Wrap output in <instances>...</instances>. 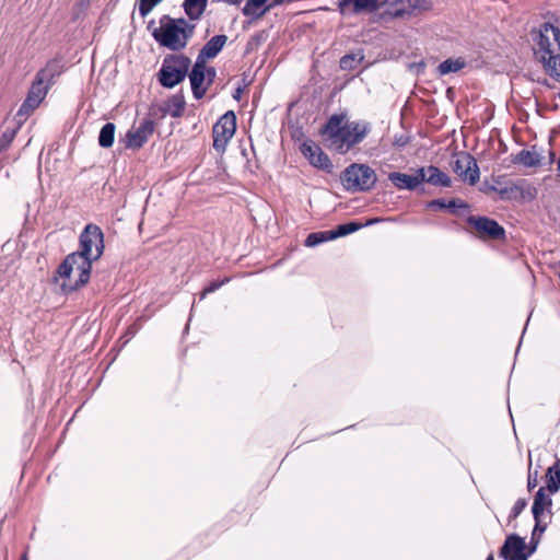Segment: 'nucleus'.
Segmentation results:
<instances>
[{
  "label": "nucleus",
  "mask_w": 560,
  "mask_h": 560,
  "mask_svg": "<svg viewBox=\"0 0 560 560\" xmlns=\"http://www.w3.org/2000/svg\"><path fill=\"white\" fill-rule=\"evenodd\" d=\"M383 220H384L383 218H372V219H369L366 222L361 223V225H362V228H365V226H370V225L380 223Z\"/></svg>",
  "instance_id": "obj_52"
},
{
  "label": "nucleus",
  "mask_w": 560,
  "mask_h": 560,
  "mask_svg": "<svg viewBox=\"0 0 560 560\" xmlns=\"http://www.w3.org/2000/svg\"><path fill=\"white\" fill-rule=\"evenodd\" d=\"M427 183H429L433 186H440V187H451L452 186L451 177L446 173L441 171L438 166H434V165L428 166Z\"/></svg>",
  "instance_id": "obj_23"
},
{
  "label": "nucleus",
  "mask_w": 560,
  "mask_h": 560,
  "mask_svg": "<svg viewBox=\"0 0 560 560\" xmlns=\"http://www.w3.org/2000/svg\"><path fill=\"white\" fill-rule=\"evenodd\" d=\"M300 149L313 166L328 173L331 172L332 163L329 156L313 140H305Z\"/></svg>",
  "instance_id": "obj_11"
},
{
  "label": "nucleus",
  "mask_w": 560,
  "mask_h": 560,
  "mask_svg": "<svg viewBox=\"0 0 560 560\" xmlns=\"http://www.w3.org/2000/svg\"><path fill=\"white\" fill-rule=\"evenodd\" d=\"M262 40H265L264 33L254 34L247 43V46H252L253 44L259 45Z\"/></svg>",
  "instance_id": "obj_49"
},
{
  "label": "nucleus",
  "mask_w": 560,
  "mask_h": 560,
  "mask_svg": "<svg viewBox=\"0 0 560 560\" xmlns=\"http://www.w3.org/2000/svg\"><path fill=\"white\" fill-rule=\"evenodd\" d=\"M535 149V147H533ZM513 164H521L525 167H536L541 163V156L535 150H521L517 154L512 156Z\"/></svg>",
  "instance_id": "obj_18"
},
{
  "label": "nucleus",
  "mask_w": 560,
  "mask_h": 560,
  "mask_svg": "<svg viewBox=\"0 0 560 560\" xmlns=\"http://www.w3.org/2000/svg\"><path fill=\"white\" fill-rule=\"evenodd\" d=\"M49 88L50 86L47 83L43 82L42 79L35 75L26 98L20 106L15 117L19 118L20 121L25 119L34 109L39 106L42 101L45 98Z\"/></svg>",
  "instance_id": "obj_9"
},
{
  "label": "nucleus",
  "mask_w": 560,
  "mask_h": 560,
  "mask_svg": "<svg viewBox=\"0 0 560 560\" xmlns=\"http://www.w3.org/2000/svg\"><path fill=\"white\" fill-rule=\"evenodd\" d=\"M217 77V70L214 67H209L206 71V86H210Z\"/></svg>",
  "instance_id": "obj_45"
},
{
  "label": "nucleus",
  "mask_w": 560,
  "mask_h": 560,
  "mask_svg": "<svg viewBox=\"0 0 560 560\" xmlns=\"http://www.w3.org/2000/svg\"><path fill=\"white\" fill-rule=\"evenodd\" d=\"M334 236H331V230L329 231H319L312 232L307 235L304 244L307 247H314L327 241H332Z\"/></svg>",
  "instance_id": "obj_33"
},
{
  "label": "nucleus",
  "mask_w": 560,
  "mask_h": 560,
  "mask_svg": "<svg viewBox=\"0 0 560 560\" xmlns=\"http://www.w3.org/2000/svg\"><path fill=\"white\" fill-rule=\"evenodd\" d=\"M185 97L183 92H178L174 95H172L165 103L163 107H161V110L163 114H170L173 118H179L183 116L185 110Z\"/></svg>",
  "instance_id": "obj_16"
},
{
  "label": "nucleus",
  "mask_w": 560,
  "mask_h": 560,
  "mask_svg": "<svg viewBox=\"0 0 560 560\" xmlns=\"http://www.w3.org/2000/svg\"><path fill=\"white\" fill-rule=\"evenodd\" d=\"M486 560H494L493 553H490V555L486 558Z\"/></svg>",
  "instance_id": "obj_58"
},
{
  "label": "nucleus",
  "mask_w": 560,
  "mask_h": 560,
  "mask_svg": "<svg viewBox=\"0 0 560 560\" xmlns=\"http://www.w3.org/2000/svg\"><path fill=\"white\" fill-rule=\"evenodd\" d=\"M527 506V500L526 499H517L516 502L514 503V506L512 508L511 512H510V515H509V521H513V520H516L518 517V515L525 510V508Z\"/></svg>",
  "instance_id": "obj_39"
},
{
  "label": "nucleus",
  "mask_w": 560,
  "mask_h": 560,
  "mask_svg": "<svg viewBox=\"0 0 560 560\" xmlns=\"http://www.w3.org/2000/svg\"><path fill=\"white\" fill-rule=\"evenodd\" d=\"M116 126L114 122H106L98 133V145L108 149L114 144Z\"/></svg>",
  "instance_id": "obj_28"
},
{
  "label": "nucleus",
  "mask_w": 560,
  "mask_h": 560,
  "mask_svg": "<svg viewBox=\"0 0 560 560\" xmlns=\"http://www.w3.org/2000/svg\"><path fill=\"white\" fill-rule=\"evenodd\" d=\"M191 85V92L196 100H201L207 93V86L203 85L206 83V73L199 72H189L188 74Z\"/></svg>",
  "instance_id": "obj_26"
},
{
  "label": "nucleus",
  "mask_w": 560,
  "mask_h": 560,
  "mask_svg": "<svg viewBox=\"0 0 560 560\" xmlns=\"http://www.w3.org/2000/svg\"><path fill=\"white\" fill-rule=\"evenodd\" d=\"M395 10L393 15L395 18H402L404 15L418 14L429 11L432 8L431 0H397L395 1Z\"/></svg>",
  "instance_id": "obj_15"
},
{
  "label": "nucleus",
  "mask_w": 560,
  "mask_h": 560,
  "mask_svg": "<svg viewBox=\"0 0 560 560\" xmlns=\"http://www.w3.org/2000/svg\"><path fill=\"white\" fill-rule=\"evenodd\" d=\"M380 9L378 0H339L338 10L341 15L349 13L375 12Z\"/></svg>",
  "instance_id": "obj_14"
},
{
  "label": "nucleus",
  "mask_w": 560,
  "mask_h": 560,
  "mask_svg": "<svg viewBox=\"0 0 560 560\" xmlns=\"http://www.w3.org/2000/svg\"><path fill=\"white\" fill-rule=\"evenodd\" d=\"M208 0H184L183 9L190 21L199 20L207 9Z\"/></svg>",
  "instance_id": "obj_21"
},
{
  "label": "nucleus",
  "mask_w": 560,
  "mask_h": 560,
  "mask_svg": "<svg viewBox=\"0 0 560 560\" xmlns=\"http://www.w3.org/2000/svg\"><path fill=\"white\" fill-rule=\"evenodd\" d=\"M452 170L459 178L474 186L480 177L479 167L476 159L468 152H462L457 159L452 162Z\"/></svg>",
  "instance_id": "obj_10"
},
{
  "label": "nucleus",
  "mask_w": 560,
  "mask_h": 560,
  "mask_svg": "<svg viewBox=\"0 0 560 560\" xmlns=\"http://www.w3.org/2000/svg\"><path fill=\"white\" fill-rule=\"evenodd\" d=\"M230 281V278H224L219 281H212L207 285L200 293V299H205L208 294L215 292L218 289H220L222 285L228 283Z\"/></svg>",
  "instance_id": "obj_38"
},
{
  "label": "nucleus",
  "mask_w": 560,
  "mask_h": 560,
  "mask_svg": "<svg viewBox=\"0 0 560 560\" xmlns=\"http://www.w3.org/2000/svg\"><path fill=\"white\" fill-rule=\"evenodd\" d=\"M242 92V88H237L233 94L234 100L240 101Z\"/></svg>",
  "instance_id": "obj_53"
},
{
  "label": "nucleus",
  "mask_w": 560,
  "mask_h": 560,
  "mask_svg": "<svg viewBox=\"0 0 560 560\" xmlns=\"http://www.w3.org/2000/svg\"><path fill=\"white\" fill-rule=\"evenodd\" d=\"M72 253L67 255L61 264L58 266L55 276L52 277V282L58 283L59 279H70L73 270H77L79 273L78 279L72 283L71 281H63L60 285L63 293H72L82 287L89 283L92 264L97 259L80 256L72 258Z\"/></svg>",
  "instance_id": "obj_2"
},
{
  "label": "nucleus",
  "mask_w": 560,
  "mask_h": 560,
  "mask_svg": "<svg viewBox=\"0 0 560 560\" xmlns=\"http://www.w3.org/2000/svg\"><path fill=\"white\" fill-rule=\"evenodd\" d=\"M544 31L551 32V34L553 35V39L558 44V47L560 49V28L549 22H546L544 23Z\"/></svg>",
  "instance_id": "obj_41"
},
{
  "label": "nucleus",
  "mask_w": 560,
  "mask_h": 560,
  "mask_svg": "<svg viewBox=\"0 0 560 560\" xmlns=\"http://www.w3.org/2000/svg\"><path fill=\"white\" fill-rule=\"evenodd\" d=\"M526 544L524 538L517 534L509 535L500 548V557L504 560H527L529 553L525 551Z\"/></svg>",
  "instance_id": "obj_13"
},
{
  "label": "nucleus",
  "mask_w": 560,
  "mask_h": 560,
  "mask_svg": "<svg viewBox=\"0 0 560 560\" xmlns=\"http://www.w3.org/2000/svg\"><path fill=\"white\" fill-rule=\"evenodd\" d=\"M539 540H540V536H538V534H535V532L532 533V538H530V546H529V549H528V553L529 556L536 550L538 544H539Z\"/></svg>",
  "instance_id": "obj_48"
},
{
  "label": "nucleus",
  "mask_w": 560,
  "mask_h": 560,
  "mask_svg": "<svg viewBox=\"0 0 560 560\" xmlns=\"http://www.w3.org/2000/svg\"><path fill=\"white\" fill-rule=\"evenodd\" d=\"M195 30H196V24H192V23H189L185 26V27H182V32H183V36H182V39H183V46H187L188 42L192 38L194 34H195Z\"/></svg>",
  "instance_id": "obj_40"
},
{
  "label": "nucleus",
  "mask_w": 560,
  "mask_h": 560,
  "mask_svg": "<svg viewBox=\"0 0 560 560\" xmlns=\"http://www.w3.org/2000/svg\"><path fill=\"white\" fill-rule=\"evenodd\" d=\"M549 159H550V161H551V162H553V161H555V159H556V153H555L553 151H550V153H549Z\"/></svg>",
  "instance_id": "obj_54"
},
{
  "label": "nucleus",
  "mask_w": 560,
  "mask_h": 560,
  "mask_svg": "<svg viewBox=\"0 0 560 560\" xmlns=\"http://www.w3.org/2000/svg\"><path fill=\"white\" fill-rule=\"evenodd\" d=\"M183 32L182 27H177L175 24L164 22L163 18L160 19V27H155L152 31V37L162 47H165L173 51H179L185 48L183 46Z\"/></svg>",
  "instance_id": "obj_7"
},
{
  "label": "nucleus",
  "mask_w": 560,
  "mask_h": 560,
  "mask_svg": "<svg viewBox=\"0 0 560 560\" xmlns=\"http://www.w3.org/2000/svg\"><path fill=\"white\" fill-rule=\"evenodd\" d=\"M164 22H170L171 24H175L177 27H185L188 24V21L184 18H172L167 14L162 15Z\"/></svg>",
  "instance_id": "obj_43"
},
{
  "label": "nucleus",
  "mask_w": 560,
  "mask_h": 560,
  "mask_svg": "<svg viewBox=\"0 0 560 560\" xmlns=\"http://www.w3.org/2000/svg\"><path fill=\"white\" fill-rule=\"evenodd\" d=\"M80 249L72 253V258L84 256L93 259H100L104 253V234L96 224H88L79 237Z\"/></svg>",
  "instance_id": "obj_5"
},
{
  "label": "nucleus",
  "mask_w": 560,
  "mask_h": 560,
  "mask_svg": "<svg viewBox=\"0 0 560 560\" xmlns=\"http://www.w3.org/2000/svg\"><path fill=\"white\" fill-rule=\"evenodd\" d=\"M538 60L542 63L545 72L553 80L560 82V54L539 56Z\"/></svg>",
  "instance_id": "obj_19"
},
{
  "label": "nucleus",
  "mask_w": 560,
  "mask_h": 560,
  "mask_svg": "<svg viewBox=\"0 0 560 560\" xmlns=\"http://www.w3.org/2000/svg\"><path fill=\"white\" fill-rule=\"evenodd\" d=\"M16 128L5 129V131H3L0 136V152L5 151L10 147L16 136Z\"/></svg>",
  "instance_id": "obj_36"
},
{
  "label": "nucleus",
  "mask_w": 560,
  "mask_h": 560,
  "mask_svg": "<svg viewBox=\"0 0 560 560\" xmlns=\"http://www.w3.org/2000/svg\"><path fill=\"white\" fill-rule=\"evenodd\" d=\"M549 32L544 31V24L540 26L539 33L536 38L537 50H535L536 58L539 56H548L553 54L551 50L550 39L548 37Z\"/></svg>",
  "instance_id": "obj_30"
},
{
  "label": "nucleus",
  "mask_w": 560,
  "mask_h": 560,
  "mask_svg": "<svg viewBox=\"0 0 560 560\" xmlns=\"http://www.w3.org/2000/svg\"><path fill=\"white\" fill-rule=\"evenodd\" d=\"M154 20H151L149 23H148V28L151 30V27L154 25Z\"/></svg>",
  "instance_id": "obj_57"
},
{
  "label": "nucleus",
  "mask_w": 560,
  "mask_h": 560,
  "mask_svg": "<svg viewBox=\"0 0 560 560\" xmlns=\"http://www.w3.org/2000/svg\"><path fill=\"white\" fill-rule=\"evenodd\" d=\"M63 71L62 66L59 63L58 60L52 59L46 63V66L40 69L36 77L43 80V82L47 83L49 86H51L56 78H58Z\"/></svg>",
  "instance_id": "obj_17"
},
{
  "label": "nucleus",
  "mask_w": 560,
  "mask_h": 560,
  "mask_svg": "<svg viewBox=\"0 0 560 560\" xmlns=\"http://www.w3.org/2000/svg\"><path fill=\"white\" fill-rule=\"evenodd\" d=\"M427 206L429 209H432V210H435V209L442 210V209H446L447 201L442 198L433 199V200L429 201Z\"/></svg>",
  "instance_id": "obj_44"
},
{
  "label": "nucleus",
  "mask_w": 560,
  "mask_h": 560,
  "mask_svg": "<svg viewBox=\"0 0 560 560\" xmlns=\"http://www.w3.org/2000/svg\"><path fill=\"white\" fill-rule=\"evenodd\" d=\"M459 209L469 210L470 209V205L465 202L464 200H462L459 198H453L450 201H447L446 210H448L450 213H452L454 215H458L459 214V212H458Z\"/></svg>",
  "instance_id": "obj_34"
},
{
  "label": "nucleus",
  "mask_w": 560,
  "mask_h": 560,
  "mask_svg": "<svg viewBox=\"0 0 560 560\" xmlns=\"http://www.w3.org/2000/svg\"><path fill=\"white\" fill-rule=\"evenodd\" d=\"M268 0H248L245 5L242 9V13L245 16H252L254 20L260 19L262 15L266 14L271 8L275 5H271V3L267 7H265L261 11L257 12V9L261 8L266 4Z\"/></svg>",
  "instance_id": "obj_24"
},
{
  "label": "nucleus",
  "mask_w": 560,
  "mask_h": 560,
  "mask_svg": "<svg viewBox=\"0 0 560 560\" xmlns=\"http://www.w3.org/2000/svg\"><path fill=\"white\" fill-rule=\"evenodd\" d=\"M235 131L236 115L233 110H228L213 126V148L218 152L224 151L229 141L233 138Z\"/></svg>",
  "instance_id": "obj_6"
},
{
  "label": "nucleus",
  "mask_w": 560,
  "mask_h": 560,
  "mask_svg": "<svg viewBox=\"0 0 560 560\" xmlns=\"http://www.w3.org/2000/svg\"><path fill=\"white\" fill-rule=\"evenodd\" d=\"M21 560H28L27 552L22 553Z\"/></svg>",
  "instance_id": "obj_55"
},
{
  "label": "nucleus",
  "mask_w": 560,
  "mask_h": 560,
  "mask_svg": "<svg viewBox=\"0 0 560 560\" xmlns=\"http://www.w3.org/2000/svg\"><path fill=\"white\" fill-rule=\"evenodd\" d=\"M226 42V35H215L211 37L199 51H201L205 56H208L209 58L213 59L223 49Z\"/></svg>",
  "instance_id": "obj_20"
},
{
  "label": "nucleus",
  "mask_w": 560,
  "mask_h": 560,
  "mask_svg": "<svg viewBox=\"0 0 560 560\" xmlns=\"http://www.w3.org/2000/svg\"><path fill=\"white\" fill-rule=\"evenodd\" d=\"M467 62L465 60V58L463 57H458V58H448V59H445L444 61H442L438 68H436V71L439 73V75H446V74H450V73H455V72H458L460 71L462 69H464L466 67Z\"/></svg>",
  "instance_id": "obj_25"
},
{
  "label": "nucleus",
  "mask_w": 560,
  "mask_h": 560,
  "mask_svg": "<svg viewBox=\"0 0 560 560\" xmlns=\"http://www.w3.org/2000/svg\"><path fill=\"white\" fill-rule=\"evenodd\" d=\"M388 179L398 189L415 190L418 187L416 177H412V175L409 174L392 172L388 175Z\"/></svg>",
  "instance_id": "obj_22"
},
{
  "label": "nucleus",
  "mask_w": 560,
  "mask_h": 560,
  "mask_svg": "<svg viewBox=\"0 0 560 560\" xmlns=\"http://www.w3.org/2000/svg\"><path fill=\"white\" fill-rule=\"evenodd\" d=\"M362 229L361 222L357 221H350L343 224L337 225L335 229L331 230V236H334V240L347 236L351 233H354Z\"/></svg>",
  "instance_id": "obj_32"
},
{
  "label": "nucleus",
  "mask_w": 560,
  "mask_h": 560,
  "mask_svg": "<svg viewBox=\"0 0 560 560\" xmlns=\"http://www.w3.org/2000/svg\"><path fill=\"white\" fill-rule=\"evenodd\" d=\"M537 486V472H535L534 476L532 474H528V480H527V488L528 490H533Z\"/></svg>",
  "instance_id": "obj_50"
},
{
  "label": "nucleus",
  "mask_w": 560,
  "mask_h": 560,
  "mask_svg": "<svg viewBox=\"0 0 560 560\" xmlns=\"http://www.w3.org/2000/svg\"><path fill=\"white\" fill-rule=\"evenodd\" d=\"M559 98H560V92H559Z\"/></svg>",
  "instance_id": "obj_59"
},
{
  "label": "nucleus",
  "mask_w": 560,
  "mask_h": 560,
  "mask_svg": "<svg viewBox=\"0 0 560 560\" xmlns=\"http://www.w3.org/2000/svg\"><path fill=\"white\" fill-rule=\"evenodd\" d=\"M552 504L551 499L546 494V489L540 487L534 497L532 513L534 517L542 515L545 509Z\"/></svg>",
  "instance_id": "obj_27"
},
{
  "label": "nucleus",
  "mask_w": 560,
  "mask_h": 560,
  "mask_svg": "<svg viewBox=\"0 0 560 560\" xmlns=\"http://www.w3.org/2000/svg\"><path fill=\"white\" fill-rule=\"evenodd\" d=\"M345 115L334 114L319 129L328 148L339 154L348 153L371 132L369 121H345Z\"/></svg>",
  "instance_id": "obj_1"
},
{
  "label": "nucleus",
  "mask_w": 560,
  "mask_h": 560,
  "mask_svg": "<svg viewBox=\"0 0 560 560\" xmlns=\"http://www.w3.org/2000/svg\"><path fill=\"white\" fill-rule=\"evenodd\" d=\"M412 177H416V180L418 182V186H419L421 183L427 182L428 168H424V167L418 168L416 175H412Z\"/></svg>",
  "instance_id": "obj_47"
},
{
  "label": "nucleus",
  "mask_w": 560,
  "mask_h": 560,
  "mask_svg": "<svg viewBox=\"0 0 560 560\" xmlns=\"http://www.w3.org/2000/svg\"><path fill=\"white\" fill-rule=\"evenodd\" d=\"M210 59L208 56H205L201 51H199L196 61L189 72H199V73H206L207 67L206 62Z\"/></svg>",
  "instance_id": "obj_37"
},
{
  "label": "nucleus",
  "mask_w": 560,
  "mask_h": 560,
  "mask_svg": "<svg viewBox=\"0 0 560 560\" xmlns=\"http://www.w3.org/2000/svg\"><path fill=\"white\" fill-rule=\"evenodd\" d=\"M411 138L408 135L401 133L394 137L393 144L397 148H404L410 142Z\"/></svg>",
  "instance_id": "obj_42"
},
{
  "label": "nucleus",
  "mask_w": 560,
  "mask_h": 560,
  "mask_svg": "<svg viewBox=\"0 0 560 560\" xmlns=\"http://www.w3.org/2000/svg\"><path fill=\"white\" fill-rule=\"evenodd\" d=\"M467 224L470 225L479 238L502 241L505 238V230L494 219L480 215H469Z\"/></svg>",
  "instance_id": "obj_8"
},
{
  "label": "nucleus",
  "mask_w": 560,
  "mask_h": 560,
  "mask_svg": "<svg viewBox=\"0 0 560 560\" xmlns=\"http://www.w3.org/2000/svg\"><path fill=\"white\" fill-rule=\"evenodd\" d=\"M191 60L183 54H170L163 59L162 66L156 73L161 86L173 89L182 83L188 74Z\"/></svg>",
  "instance_id": "obj_3"
},
{
  "label": "nucleus",
  "mask_w": 560,
  "mask_h": 560,
  "mask_svg": "<svg viewBox=\"0 0 560 560\" xmlns=\"http://www.w3.org/2000/svg\"><path fill=\"white\" fill-rule=\"evenodd\" d=\"M163 0H138V9L141 18H145Z\"/></svg>",
  "instance_id": "obj_35"
},
{
  "label": "nucleus",
  "mask_w": 560,
  "mask_h": 560,
  "mask_svg": "<svg viewBox=\"0 0 560 560\" xmlns=\"http://www.w3.org/2000/svg\"><path fill=\"white\" fill-rule=\"evenodd\" d=\"M539 83L550 86L547 79H544L542 81H538Z\"/></svg>",
  "instance_id": "obj_56"
},
{
  "label": "nucleus",
  "mask_w": 560,
  "mask_h": 560,
  "mask_svg": "<svg viewBox=\"0 0 560 560\" xmlns=\"http://www.w3.org/2000/svg\"><path fill=\"white\" fill-rule=\"evenodd\" d=\"M154 131V122L151 119H143L139 127L129 129L125 135V147L128 149L142 148Z\"/></svg>",
  "instance_id": "obj_12"
},
{
  "label": "nucleus",
  "mask_w": 560,
  "mask_h": 560,
  "mask_svg": "<svg viewBox=\"0 0 560 560\" xmlns=\"http://www.w3.org/2000/svg\"><path fill=\"white\" fill-rule=\"evenodd\" d=\"M364 60V55L362 51L357 54L351 52L342 56L339 61L340 69L350 71L354 70L362 61Z\"/></svg>",
  "instance_id": "obj_31"
},
{
  "label": "nucleus",
  "mask_w": 560,
  "mask_h": 560,
  "mask_svg": "<svg viewBox=\"0 0 560 560\" xmlns=\"http://www.w3.org/2000/svg\"><path fill=\"white\" fill-rule=\"evenodd\" d=\"M489 189H490V190H493V191H498V192H499V195H500V197H501L502 199H504V198H506V197H508V194H509V190H510L508 187H505V188H501V189H497V187H495V186H490V188H489Z\"/></svg>",
  "instance_id": "obj_51"
},
{
  "label": "nucleus",
  "mask_w": 560,
  "mask_h": 560,
  "mask_svg": "<svg viewBox=\"0 0 560 560\" xmlns=\"http://www.w3.org/2000/svg\"><path fill=\"white\" fill-rule=\"evenodd\" d=\"M547 489L550 493H556L560 489V460L547 469Z\"/></svg>",
  "instance_id": "obj_29"
},
{
  "label": "nucleus",
  "mask_w": 560,
  "mask_h": 560,
  "mask_svg": "<svg viewBox=\"0 0 560 560\" xmlns=\"http://www.w3.org/2000/svg\"><path fill=\"white\" fill-rule=\"evenodd\" d=\"M376 180L375 171L366 164L352 163L340 174L343 188L350 192L369 191Z\"/></svg>",
  "instance_id": "obj_4"
},
{
  "label": "nucleus",
  "mask_w": 560,
  "mask_h": 560,
  "mask_svg": "<svg viewBox=\"0 0 560 560\" xmlns=\"http://www.w3.org/2000/svg\"><path fill=\"white\" fill-rule=\"evenodd\" d=\"M540 517H541V515H537V517H534V520H535V526H534L533 532H535V534H538V536H541V534H542V533L546 530V528H547V525L541 523Z\"/></svg>",
  "instance_id": "obj_46"
}]
</instances>
